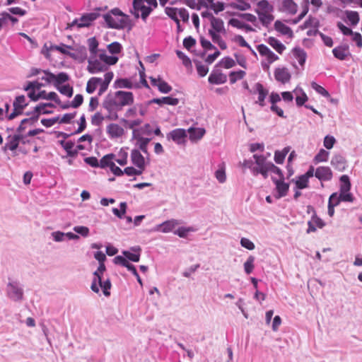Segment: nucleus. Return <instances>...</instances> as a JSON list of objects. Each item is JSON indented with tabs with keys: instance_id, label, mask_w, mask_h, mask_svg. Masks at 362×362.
I'll use <instances>...</instances> for the list:
<instances>
[{
	"instance_id": "1",
	"label": "nucleus",
	"mask_w": 362,
	"mask_h": 362,
	"mask_svg": "<svg viewBox=\"0 0 362 362\" xmlns=\"http://www.w3.org/2000/svg\"><path fill=\"white\" fill-rule=\"evenodd\" d=\"M134 101V98L132 92L117 90L108 93L102 105L110 115L113 113L112 117L108 116L107 117L111 119H117L118 117L117 112L121 110L124 106L132 105Z\"/></svg>"
},
{
	"instance_id": "2",
	"label": "nucleus",
	"mask_w": 362,
	"mask_h": 362,
	"mask_svg": "<svg viewBox=\"0 0 362 362\" xmlns=\"http://www.w3.org/2000/svg\"><path fill=\"white\" fill-rule=\"evenodd\" d=\"M105 265H99L97 269L93 272V277L90 285V289L95 293L100 292V288L102 289L105 296L110 295V290L112 284L109 277H105Z\"/></svg>"
},
{
	"instance_id": "3",
	"label": "nucleus",
	"mask_w": 362,
	"mask_h": 362,
	"mask_svg": "<svg viewBox=\"0 0 362 362\" xmlns=\"http://www.w3.org/2000/svg\"><path fill=\"white\" fill-rule=\"evenodd\" d=\"M252 158L255 163L253 176L261 175L264 179H267L272 163L267 160V157L264 155L254 154Z\"/></svg>"
},
{
	"instance_id": "4",
	"label": "nucleus",
	"mask_w": 362,
	"mask_h": 362,
	"mask_svg": "<svg viewBox=\"0 0 362 362\" xmlns=\"http://www.w3.org/2000/svg\"><path fill=\"white\" fill-rule=\"evenodd\" d=\"M6 295L11 300L21 301L23 298V288L18 281L8 282L6 286Z\"/></svg>"
},
{
	"instance_id": "5",
	"label": "nucleus",
	"mask_w": 362,
	"mask_h": 362,
	"mask_svg": "<svg viewBox=\"0 0 362 362\" xmlns=\"http://www.w3.org/2000/svg\"><path fill=\"white\" fill-rule=\"evenodd\" d=\"M28 105V103L26 102V98L24 95H18L17 96L13 103V112L8 116V119L9 120L13 119L18 115H21L23 113V109Z\"/></svg>"
},
{
	"instance_id": "6",
	"label": "nucleus",
	"mask_w": 362,
	"mask_h": 362,
	"mask_svg": "<svg viewBox=\"0 0 362 362\" xmlns=\"http://www.w3.org/2000/svg\"><path fill=\"white\" fill-rule=\"evenodd\" d=\"M99 17V13L95 12L83 14L81 18H76L71 26L77 25L78 28L88 27L93 21Z\"/></svg>"
},
{
	"instance_id": "7",
	"label": "nucleus",
	"mask_w": 362,
	"mask_h": 362,
	"mask_svg": "<svg viewBox=\"0 0 362 362\" xmlns=\"http://www.w3.org/2000/svg\"><path fill=\"white\" fill-rule=\"evenodd\" d=\"M131 162L137 168L145 170L146 161L144 156L137 148L132 149L130 154Z\"/></svg>"
},
{
	"instance_id": "8",
	"label": "nucleus",
	"mask_w": 362,
	"mask_h": 362,
	"mask_svg": "<svg viewBox=\"0 0 362 362\" xmlns=\"http://www.w3.org/2000/svg\"><path fill=\"white\" fill-rule=\"evenodd\" d=\"M315 176L320 181H329L333 177L332 171L329 167L320 166L316 168Z\"/></svg>"
},
{
	"instance_id": "9",
	"label": "nucleus",
	"mask_w": 362,
	"mask_h": 362,
	"mask_svg": "<svg viewBox=\"0 0 362 362\" xmlns=\"http://www.w3.org/2000/svg\"><path fill=\"white\" fill-rule=\"evenodd\" d=\"M88 65L87 70L90 74H95L104 71L107 69V66L98 59H93L90 58L88 61Z\"/></svg>"
},
{
	"instance_id": "10",
	"label": "nucleus",
	"mask_w": 362,
	"mask_h": 362,
	"mask_svg": "<svg viewBox=\"0 0 362 362\" xmlns=\"http://www.w3.org/2000/svg\"><path fill=\"white\" fill-rule=\"evenodd\" d=\"M208 81L211 84H223L227 81V76L220 70L214 69L208 78Z\"/></svg>"
},
{
	"instance_id": "11",
	"label": "nucleus",
	"mask_w": 362,
	"mask_h": 362,
	"mask_svg": "<svg viewBox=\"0 0 362 362\" xmlns=\"http://www.w3.org/2000/svg\"><path fill=\"white\" fill-rule=\"evenodd\" d=\"M273 182L276 185V189L278 195L276 197L277 199L285 197L288 191L289 185L284 181V180H277L275 177H272Z\"/></svg>"
},
{
	"instance_id": "12",
	"label": "nucleus",
	"mask_w": 362,
	"mask_h": 362,
	"mask_svg": "<svg viewBox=\"0 0 362 362\" xmlns=\"http://www.w3.org/2000/svg\"><path fill=\"white\" fill-rule=\"evenodd\" d=\"M186 137L187 132L184 129H175L167 135L168 139H172L177 144H182Z\"/></svg>"
},
{
	"instance_id": "13",
	"label": "nucleus",
	"mask_w": 362,
	"mask_h": 362,
	"mask_svg": "<svg viewBox=\"0 0 362 362\" xmlns=\"http://www.w3.org/2000/svg\"><path fill=\"white\" fill-rule=\"evenodd\" d=\"M107 133L110 139H118L124 132V129L119 124L112 123L107 126Z\"/></svg>"
},
{
	"instance_id": "14",
	"label": "nucleus",
	"mask_w": 362,
	"mask_h": 362,
	"mask_svg": "<svg viewBox=\"0 0 362 362\" xmlns=\"http://www.w3.org/2000/svg\"><path fill=\"white\" fill-rule=\"evenodd\" d=\"M346 160L341 154H335L331 160V165L339 171H344L346 168Z\"/></svg>"
},
{
	"instance_id": "15",
	"label": "nucleus",
	"mask_w": 362,
	"mask_h": 362,
	"mask_svg": "<svg viewBox=\"0 0 362 362\" xmlns=\"http://www.w3.org/2000/svg\"><path fill=\"white\" fill-rule=\"evenodd\" d=\"M280 11L290 15H294L298 11V5L293 0H284L281 3Z\"/></svg>"
},
{
	"instance_id": "16",
	"label": "nucleus",
	"mask_w": 362,
	"mask_h": 362,
	"mask_svg": "<svg viewBox=\"0 0 362 362\" xmlns=\"http://www.w3.org/2000/svg\"><path fill=\"white\" fill-rule=\"evenodd\" d=\"M274 77L277 81L286 83L290 81L291 74L288 70L285 67L276 68L274 70Z\"/></svg>"
},
{
	"instance_id": "17",
	"label": "nucleus",
	"mask_w": 362,
	"mask_h": 362,
	"mask_svg": "<svg viewBox=\"0 0 362 362\" xmlns=\"http://www.w3.org/2000/svg\"><path fill=\"white\" fill-rule=\"evenodd\" d=\"M255 90L258 93V100L255 102L261 107H264L265 105V99L269 93V90L263 86V85L260 83H257L255 84Z\"/></svg>"
},
{
	"instance_id": "18",
	"label": "nucleus",
	"mask_w": 362,
	"mask_h": 362,
	"mask_svg": "<svg viewBox=\"0 0 362 362\" xmlns=\"http://www.w3.org/2000/svg\"><path fill=\"white\" fill-rule=\"evenodd\" d=\"M325 225V222L320 218L317 217L316 215H313L311 220L308 223V228L307 229V233L315 232L317 228H322Z\"/></svg>"
},
{
	"instance_id": "19",
	"label": "nucleus",
	"mask_w": 362,
	"mask_h": 362,
	"mask_svg": "<svg viewBox=\"0 0 362 362\" xmlns=\"http://www.w3.org/2000/svg\"><path fill=\"white\" fill-rule=\"evenodd\" d=\"M332 53L337 59L344 60L349 55V47L347 45L336 47L332 49Z\"/></svg>"
},
{
	"instance_id": "20",
	"label": "nucleus",
	"mask_w": 362,
	"mask_h": 362,
	"mask_svg": "<svg viewBox=\"0 0 362 362\" xmlns=\"http://www.w3.org/2000/svg\"><path fill=\"white\" fill-rule=\"evenodd\" d=\"M179 103L177 98H173L170 96L162 97L159 98H153L149 101V103H156L159 105H163L164 104L170 105H177Z\"/></svg>"
},
{
	"instance_id": "21",
	"label": "nucleus",
	"mask_w": 362,
	"mask_h": 362,
	"mask_svg": "<svg viewBox=\"0 0 362 362\" xmlns=\"http://www.w3.org/2000/svg\"><path fill=\"white\" fill-rule=\"evenodd\" d=\"M180 224V221L176 219H170L166 221H164L161 224H160L158 228V230L163 233H169L171 232L176 226Z\"/></svg>"
},
{
	"instance_id": "22",
	"label": "nucleus",
	"mask_w": 362,
	"mask_h": 362,
	"mask_svg": "<svg viewBox=\"0 0 362 362\" xmlns=\"http://www.w3.org/2000/svg\"><path fill=\"white\" fill-rule=\"evenodd\" d=\"M187 132L189 134V139L192 141L200 140L206 133L204 128L190 127L188 129Z\"/></svg>"
},
{
	"instance_id": "23",
	"label": "nucleus",
	"mask_w": 362,
	"mask_h": 362,
	"mask_svg": "<svg viewBox=\"0 0 362 362\" xmlns=\"http://www.w3.org/2000/svg\"><path fill=\"white\" fill-rule=\"evenodd\" d=\"M228 24L234 28L245 30L247 32H252L254 29L248 24L245 23L243 21L238 18H231L228 21Z\"/></svg>"
},
{
	"instance_id": "24",
	"label": "nucleus",
	"mask_w": 362,
	"mask_h": 362,
	"mask_svg": "<svg viewBox=\"0 0 362 362\" xmlns=\"http://www.w3.org/2000/svg\"><path fill=\"white\" fill-rule=\"evenodd\" d=\"M293 54L300 66H303L307 59V54L305 50L299 47L293 49Z\"/></svg>"
},
{
	"instance_id": "25",
	"label": "nucleus",
	"mask_w": 362,
	"mask_h": 362,
	"mask_svg": "<svg viewBox=\"0 0 362 362\" xmlns=\"http://www.w3.org/2000/svg\"><path fill=\"white\" fill-rule=\"evenodd\" d=\"M267 42L279 54H282L286 49L285 45L280 40L274 37H269L267 40Z\"/></svg>"
},
{
	"instance_id": "26",
	"label": "nucleus",
	"mask_w": 362,
	"mask_h": 362,
	"mask_svg": "<svg viewBox=\"0 0 362 362\" xmlns=\"http://www.w3.org/2000/svg\"><path fill=\"white\" fill-rule=\"evenodd\" d=\"M218 33H216L213 30H209V34L210 35V36L212 39V41L214 43L217 44L221 49H223V50L226 49L227 48V44L221 38V37L220 36V35Z\"/></svg>"
},
{
	"instance_id": "27",
	"label": "nucleus",
	"mask_w": 362,
	"mask_h": 362,
	"mask_svg": "<svg viewBox=\"0 0 362 362\" xmlns=\"http://www.w3.org/2000/svg\"><path fill=\"white\" fill-rule=\"evenodd\" d=\"M257 13L259 19L264 26H268L274 20V16L269 13V12H260L259 10H255Z\"/></svg>"
},
{
	"instance_id": "28",
	"label": "nucleus",
	"mask_w": 362,
	"mask_h": 362,
	"mask_svg": "<svg viewBox=\"0 0 362 362\" xmlns=\"http://www.w3.org/2000/svg\"><path fill=\"white\" fill-rule=\"evenodd\" d=\"M211 29L216 33H225L224 23L222 19L218 18H212V20L210 21Z\"/></svg>"
},
{
	"instance_id": "29",
	"label": "nucleus",
	"mask_w": 362,
	"mask_h": 362,
	"mask_svg": "<svg viewBox=\"0 0 362 362\" xmlns=\"http://www.w3.org/2000/svg\"><path fill=\"white\" fill-rule=\"evenodd\" d=\"M69 78V76L65 72H60L57 75L54 74L53 85L57 88V87H59L64 83L67 82Z\"/></svg>"
},
{
	"instance_id": "30",
	"label": "nucleus",
	"mask_w": 362,
	"mask_h": 362,
	"mask_svg": "<svg viewBox=\"0 0 362 362\" xmlns=\"http://www.w3.org/2000/svg\"><path fill=\"white\" fill-rule=\"evenodd\" d=\"M39 97L40 99L53 100L57 105H61V100L55 92L47 93L45 90H41L39 92Z\"/></svg>"
},
{
	"instance_id": "31",
	"label": "nucleus",
	"mask_w": 362,
	"mask_h": 362,
	"mask_svg": "<svg viewBox=\"0 0 362 362\" xmlns=\"http://www.w3.org/2000/svg\"><path fill=\"white\" fill-rule=\"evenodd\" d=\"M47 107V105H45V103H40L38 105H37L35 109H34V111L33 112V116L30 117V119H37L38 117H39V115L40 113H42V114H51L52 113V110H48L46 109Z\"/></svg>"
},
{
	"instance_id": "32",
	"label": "nucleus",
	"mask_w": 362,
	"mask_h": 362,
	"mask_svg": "<svg viewBox=\"0 0 362 362\" xmlns=\"http://www.w3.org/2000/svg\"><path fill=\"white\" fill-rule=\"evenodd\" d=\"M23 139V136L21 134H15L13 136L10 141L6 144V147L10 151L16 150L21 140Z\"/></svg>"
},
{
	"instance_id": "33",
	"label": "nucleus",
	"mask_w": 362,
	"mask_h": 362,
	"mask_svg": "<svg viewBox=\"0 0 362 362\" xmlns=\"http://www.w3.org/2000/svg\"><path fill=\"white\" fill-rule=\"evenodd\" d=\"M340 181V187L339 192H347V191H350L351 185L350 182L349 177L346 175H343L339 178Z\"/></svg>"
},
{
	"instance_id": "34",
	"label": "nucleus",
	"mask_w": 362,
	"mask_h": 362,
	"mask_svg": "<svg viewBox=\"0 0 362 362\" xmlns=\"http://www.w3.org/2000/svg\"><path fill=\"white\" fill-rule=\"evenodd\" d=\"M178 10L179 8H177L166 7L165 8V13L169 18L176 23L177 26L180 27V23L177 17Z\"/></svg>"
},
{
	"instance_id": "35",
	"label": "nucleus",
	"mask_w": 362,
	"mask_h": 362,
	"mask_svg": "<svg viewBox=\"0 0 362 362\" xmlns=\"http://www.w3.org/2000/svg\"><path fill=\"white\" fill-rule=\"evenodd\" d=\"M88 46L89 51L90 52L91 57L93 58H95L98 54V42L95 39V37H90L88 38L87 40Z\"/></svg>"
},
{
	"instance_id": "36",
	"label": "nucleus",
	"mask_w": 362,
	"mask_h": 362,
	"mask_svg": "<svg viewBox=\"0 0 362 362\" xmlns=\"http://www.w3.org/2000/svg\"><path fill=\"white\" fill-rule=\"evenodd\" d=\"M289 150V147H285L282 151H276L274 153V161L277 164H282Z\"/></svg>"
},
{
	"instance_id": "37",
	"label": "nucleus",
	"mask_w": 362,
	"mask_h": 362,
	"mask_svg": "<svg viewBox=\"0 0 362 362\" xmlns=\"http://www.w3.org/2000/svg\"><path fill=\"white\" fill-rule=\"evenodd\" d=\"M115 88H132L133 83L127 78H118L114 83Z\"/></svg>"
},
{
	"instance_id": "38",
	"label": "nucleus",
	"mask_w": 362,
	"mask_h": 362,
	"mask_svg": "<svg viewBox=\"0 0 362 362\" xmlns=\"http://www.w3.org/2000/svg\"><path fill=\"white\" fill-rule=\"evenodd\" d=\"M115 157V154L110 153L104 156L100 160V168H105L109 167L110 168L112 166V164L114 163L112 162V159Z\"/></svg>"
},
{
	"instance_id": "39",
	"label": "nucleus",
	"mask_w": 362,
	"mask_h": 362,
	"mask_svg": "<svg viewBox=\"0 0 362 362\" xmlns=\"http://www.w3.org/2000/svg\"><path fill=\"white\" fill-rule=\"evenodd\" d=\"M231 7L240 11H246L249 10L251 6L245 0H235V1L231 4Z\"/></svg>"
},
{
	"instance_id": "40",
	"label": "nucleus",
	"mask_w": 362,
	"mask_h": 362,
	"mask_svg": "<svg viewBox=\"0 0 362 362\" xmlns=\"http://www.w3.org/2000/svg\"><path fill=\"white\" fill-rule=\"evenodd\" d=\"M246 75L245 71L239 70L237 71H230L229 73V79L231 84L235 83L237 81L243 79Z\"/></svg>"
},
{
	"instance_id": "41",
	"label": "nucleus",
	"mask_w": 362,
	"mask_h": 362,
	"mask_svg": "<svg viewBox=\"0 0 362 362\" xmlns=\"http://www.w3.org/2000/svg\"><path fill=\"white\" fill-rule=\"evenodd\" d=\"M100 59L104 62V64L107 65H114L118 61V57L115 56H109L105 53H100L99 54Z\"/></svg>"
},
{
	"instance_id": "42",
	"label": "nucleus",
	"mask_w": 362,
	"mask_h": 362,
	"mask_svg": "<svg viewBox=\"0 0 362 362\" xmlns=\"http://www.w3.org/2000/svg\"><path fill=\"white\" fill-rule=\"evenodd\" d=\"M255 257L254 256H249L244 263V271L247 274H250L255 268Z\"/></svg>"
},
{
	"instance_id": "43",
	"label": "nucleus",
	"mask_w": 362,
	"mask_h": 362,
	"mask_svg": "<svg viewBox=\"0 0 362 362\" xmlns=\"http://www.w3.org/2000/svg\"><path fill=\"white\" fill-rule=\"evenodd\" d=\"M150 141L151 139L149 138H144L140 139V140L136 141V145L139 147L138 149L140 151V152H142L146 155L148 154L147 146Z\"/></svg>"
},
{
	"instance_id": "44",
	"label": "nucleus",
	"mask_w": 362,
	"mask_h": 362,
	"mask_svg": "<svg viewBox=\"0 0 362 362\" xmlns=\"http://www.w3.org/2000/svg\"><path fill=\"white\" fill-rule=\"evenodd\" d=\"M235 65V62L230 57H225L221 59L217 66H221L225 69H230Z\"/></svg>"
},
{
	"instance_id": "45",
	"label": "nucleus",
	"mask_w": 362,
	"mask_h": 362,
	"mask_svg": "<svg viewBox=\"0 0 362 362\" xmlns=\"http://www.w3.org/2000/svg\"><path fill=\"white\" fill-rule=\"evenodd\" d=\"M329 153L325 149H320L315 155L314 160L315 163L325 162L329 158Z\"/></svg>"
},
{
	"instance_id": "46",
	"label": "nucleus",
	"mask_w": 362,
	"mask_h": 362,
	"mask_svg": "<svg viewBox=\"0 0 362 362\" xmlns=\"http://www.w3.org/2000/svg\"><path fill=\"white\" fill-rule=\"evenodd\" d=\"M257 8L260 12H270L273 10V7L269 4L267 0H261L257 3Z\"/></svg>"
},
{
	"instance_id": "47",
	"label": "nucleus",
	"mask_w": 362,
	"mask_h": 362,
	"mask_svg": "<svg viewBox=\"0 0 362 362\" xmlns=\"http://www.w3.org/2000/svg\"><path fill=\"white\" fill-rule=\"evenodd\" d=\"M42 74V76L39 77V79L44 81L45 83H43L45 84V86L47 84H51V83L53 84V81H54V74L53 73L50 72L48 70H43Z\"/></svg>"
},
{
	"instance_id": "48",
	"label": "nucleus",
	"mask_w": 362,
	"mask_h": 362,
	"mask_svg": "<svg viewBox=\"0 0 362 362\" xmlns=\"http://www.w3.org/2000/svg\"><path fill=\"white\" fill-rule=\"evenodd\" d=\"M61 94L71 98L73 95L74 90L73 88L69 85H63L56 88Z\"/></svg>"
},
{
	"instance_id": "49",
	"label": "nucleus",
	"mask_w": 362,
	"mask_h": 362,
	"mask_svg": "<svg viewBox=\"0 0 362 362\" xmlns=\"http://www.w3.org/2000/svg\"><path fill=\"white\" fill-rule=\"evenodd\" d=\"M346 18L351 25H356L359 22V15L356 11H346Z\"/></svg>"
},
{
	"instance_id": "50",
	"label": "nucleus",
	"mask_w": 362,
	"mask_h": 362,
	"mask_svg": "<svg viewBox=\"0 0 362 362\" xmlns=\"http://www.w3.org/2000/svg\"><path fill=\"white\" fill-rule=\"evenodd\" d=\"M194 64L196 66L197 71L198 74L199 75V76H201V77L205 76L209 71L208 66L206 65L203 64L199 61H194Z\"/></svg>"
},
{
	"instance_id": "51",
	"label": "nucleus",
	"mask_w": 362,
	"mask_h": 362,
	"mask_svg": "<svg viewBox=\"0 0 362 362\" xmlns=\"http://www.w3.org/2000/svg\"><path fill=\"white\" fill-rule=\"evenodd\" d=\"M74 142L72 141H67L66 144H64V146L63 148L66 151L67 156L69 157L74 158L76 156V151H74Z\"/></svg>"
},
{
	"instance_id": "52",
	"label": "nucleus",
	"mask_w": 362,
	"mask_h": 362,
	"mask_svg": "<svg viewBox=\"0 0 362 362\" xmlns=\"http://www.w3.org/2000/svg\"><path fill=\"white\" fill-rule=\"evenodd\" d=\"M130 24L129 17L127 15H123L119 19L116 18V25H119L116 29H124Z\"/></svg>"
},
{
	"instance_id": "53",
	"label": "nucleus",
	"mask_w": 362,
	"mask_h": 362,
	"mask_svg": "<svg viewBox=\"0 0 362 362\" xmlns=\"http://www.w3.org/2000/svg\"><path fill=\"white\" fill-rule=\"evenodd\" d=\"M127 203L126 202H121L119 204L120 209H118L117 208L112 209V213L117 216L119 218H122L124 217V214L126 213L127 210Z\"/></svg>"
},
{
	"instance_id": "54",
	"label": "nucleus",
	"mask_w": 362,
	"mask_h": 362,
	"mask_svg": "<svg viewBox=\"0 0 362 362\" xmlns=\"http://www.w3.org/2000/svg\"><path fill=\"white\" fill-rule=\"evenodd\" d=\"M311 87L314 89L317 93L320 94L323 97L329 98L330 96L329 92L325 89L322 86L317 84L316 82L313 81L311 83Z\"/></svg>"
},
{
	"instance_id": "55",
	"label": "nucleus",
	"mask_w": 362,
	"mask_h": 362,
	"mask_svg": "<svg viewBox=\"0 0 362 362\" xmlns=\"http://www.w3.org/2000/svg\"><path fill=\"white\" fill-rule=\"evenodd\" d=\"M215 177L220 183H224L226 180V170L223 165L220 166L215 172Z\"/></svg>"
},
{
	"instance_id": "56",
	"label": "nucleus",
	"mask_w": 362,
	"mask_h": 362,
	"mask_svg": "<svg viewBox=\"0 0 362 362\" xmlns=\"http://www.w3.org/2000/svg\"><path fill=\"white\" fill-rule=\"evenodd\" d=\"M159 83L158 84V89L162 93H168L172 90V87L165 81L158 78Z\"/></svg>"
},
{
	"instance_id": "57",
	"label": "nucleus",
	"mask_w": 362,
	"mask_h": 362,
	"mask_svg": "<svg viewBox=\"0 0 362 362\" xmlns=\"http://www.w3.org/2000/svg\"><path fill=\"white\" fill-rule=\"evenodd\" d=\"M319 21L313 17L310 16L303 23V28H317L319 26Z\"/></svg>"
},
{
	"instance_id": "58",
	"label": "nucleus",
	"mask_w": 362,
	"mask_h": 362,
	"mask_svg": "<svg viewBox=\"0 0 362 362\" xmlns=\"http://www.w3.org/2000/svg\"><path fill=\"white\" fill-rule=\"evenodd\" d=\"M122 47L121 44L118 42H113L111 44L107 45V49L110 53L112 54H116L120 53L122 51Z\"/></svg>"
},
{
	"instance_id": "59",
	"label": "nucleus",
	"mask_w": 362,
	"mask_h": 362,
	"mask_svg": "<svg viewBox=\"0 0 362 362\" xmlns=\"http://www.w3.org/2000/svg\"><path fill=\"white\" fill-rule=\"evenodd\" d=\"M308 180L305 176L300 175L298 177L296 181V187L297 189H303L308 187Z\"/></svg>"
},
{
	"instance_id": "60",
	"label": "nucleus",
	"mask_w": 362,
	"mask_h": 362,
	"mask_svg": "<svg viewBox=\"0 0 362 362\" xmlns=\"http://www.w3.org/2000/svg\"><path fill=\"white\" fill-rule=\"evenodd\" d=\"M103 18L108 28L116 29V28L119 26L116 25V18H114L111 14H105Z\"/></svg>"
},
{
	"instance_id": "61",
	"label": "nucleus",
	"mask_w": 362,
	"mask_h": 362,
	"mask_svg": "<svg viewBox=\"0 0 362 362\" xmlns=\"http://www.w3.org/2000/svg\"><path fill=\"white\" fill-rule=\"evenodd\" d=\"M43 86H45V84L43 83H40L37 81H31L29 82L25 87H24V90L25 91H28L30 90H40Z\"/></svg>"
},
{
	"instance_id": "62",
	"label": "nucleus",
	"mask_w": 362,
	"mask_h": 362,
	"mask_svg": "<svg viewBox=\"0 0 362 362\" xmlns=\"http://www.w3.org/2000/svg\"><path fill=\"white\" fill-rule=\"evenodd\" d=\"M275 29L281 33L286 35L288 34L289 31H291V28L284 24L282 22L279 21H276L274 23Z\"/></svg>"
},
{
	"instance_id": "63",
	"label": "nucleus",
	"mask_w": 362,
	"mask_h": 362,
	"mask_svg": "<svg viewBox=\"0 0 362 362\" xmlns=\"http://www.w3.org/2000/svg\"><path fill=\"white\" fill-rule=\"evenodd\" d=\"M123 255L130 261L134 262H138L140 259V254L139 253H132L130 251L124 250L122 252Z\"/></svg>"
},
{
	"instance_id": "64",
	"label": "nucleus",
	"mask_w": 362,
	"mask_h": 362,
	"mask_svg": "<svg viewBox=\"0 0 362 362\" xmlns=\"http://www.w3.org/2000/svg\"><path fill=\"white\" fill-rule=\"evenodd\" d=\"M177 57L182 61V64L185 66H189L192 64L190 59L182 51L176 50Z\"/></svg>"
}]
</instances>
